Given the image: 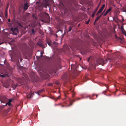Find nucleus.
Listing matches in <instances>:
<instances>
[{
	"instance_id": "obj_1",
	"label": "nucleus",
	"mask_w": 126,
	"mask_h": 126,
	"mask_svg": "<svg viewBox=\"0 0 126 126\" xmlns=\"http://www.w3.org/2000/svg\"><path fill=\"white\" fill-rule=\"evenodd\" d=\"M11 30L13 32V34L16 35L18 33V30L16 28H11Z\"/></svg>"
},
{
	"instance_id": "obj_2",
	"label": "nucleus",
	"mask_w": 126,
	"mask_h": 126,
	"mask_svg": "<svg viewBox=\"0 0 126 126\" xmlns=\"http://www.w3.org/2000/svg\"><path fill=\"white\" fill-rule=\"evenodd\" d=\"M105 6V5L104 4H103L102 7L99 9V11H98L97 15L99 13H101L102 11L103 10Z\"/></svg>"
},
{
	"instance_id": "obj_3",
	"label": "nucleus",
	"mask_w": 126,
	"mask_h": 126,
	"mask_svg": "<svg viewBox=\"0 0 126 126\" xmlns=\"http://www.w3.org/2000/svg\"><path fill=\"white\" fill-rule=\"evenodd\" d=\"M12 99H9L8 102L4 106H6L7 105H8L9 106H10L11 105V102L12 101Z\"/></svg>"
},
{
	"instance_id": "obj_4",
	"label": "nucleus",
	"mask_w": 126,
	"mask_h": 126,
	"mask_svg": "<svg viewBox=\"0 0 126 126\" xmlns=\"http://www.w3.org/2000/svg\"><path fill=\"white\" fill-rule=\"evenodd\" d=\"M24 5V8L25 10H26L28 9L29 6V5L28 3L25 4Z\"/></svg>"
},
{
	"instance_id": "obj_5",
	"label": "nucleus",
	"mask_w": 126,
	"mask_h": 126,
	"mask_svg": "<svg viewBox=\"0 0 126 126\" xmlns=\"http://www.w3.org/2000/svg\"><path fill=\"white\" fill-rule=\"evenodd\" d=\"M121 30L123 33H124L125 35L126 36V32L123 29V26H122L121 27Z\"/></svg>"
},
{
	"instance_id": "obj_6",
	"label": "nucleus",
	"mask_w": 126,
	"mask_h": 126,
	"mask_svg": "<svg viewBox=\"0 0 126 126\" xmlns=\"http://www.w3.org/2000/svg\"><path fill=\"white\" fill-rule=\"evenodd\" d=\"M101 15L100 16H99L97 17L96 18L95 20V22L94 23V24L95 23V22L96 21H97L98 19H99V18H100V17H101Z\"/></svg>"
},
{
	"instance_id": "obj_7",
	"label": "nucleus",
	"mask_w": 126,
	"mask_h": 126,
	"mask_svg": "<svg viewBox=\"0 0 126 126\" xmlns=\"http://www.w3.org/2000/svg\"><path fill=\"white\" fill-rule=\"evenodd\" d=\"M111 10V7H110V8L106 11L108 13Z\"/></svg>"
},
{
	"instance_id": "obj_8",
	"label": "nucleus",
	"mask_w": 126,
	"mask_h": 126,
	"mask_svg": "<svg viewBox=\"0 0 126 126\" xmlns=\"http://www.w3.org/2000/svg\"><path fill=\"white\" fill-rule=\"evenodd\" d=\"M7 9H8V8H7L6 9V10L5 11L6 14H5V16H7Z\"/></svg>"
},
{
	"instance_id": "obj_9",
	"label": "nucleus",
	"mask_w": 126,
	"mask_h": 126,
	"mask_svg": "<svg viewBox=\"0 0 126 126\" xmlns=\"http://www.w3.org/2000/svg\"><path fill=\"white\" fill-rule=\"evenodd\" d=\"M108 13L107 11H106V12L105 13L104 15V16H106L107 15V14Z\"/></svg>"
},
{
	"instance_id": "obj_10",
	"label": "nucleus",
	"mask_w": 126,
	"mask_h": 126,
	"mask_svg": "<svg viewBox=\"0 0 126 126\" xmlns=\"http://www.w3.org/2000/svg\"><path fill=\"white\" fill-rule=\"evenodd\" d=\"M95 13H93L92 15L91 16L92 17H93Z\"/></svg>"
},
{
	"instance_id": "obj_11",
	"label": "nucleus",
	"mask_w": 126,
	"mask_h": 126,
	"mask_svg": "<svg viewBox=\"0 0 126 126\" xmlns=\"http://www.w3.org/2000/svg\"><path fill=\"white\" fill-rule=\"evenodd\" d=\"M89 21H90V19L89 20L87 21L86 22V24H88L89 23Z\"/></svg>"
},
{
	"instance_id": "obj_12",
	"label": "nucleus",
	"mask_w": 126,
	"mask_h": 126,
	"mask_svg": "<svg viewBox=\"0 0 126 126\" xmlns=\"http://www.w3.org/2000/svg\"><path fill=\"white\" fill-rule=\"evenodd\" d=\"M42 51L41 52V53H41V57H42V54H43V53H42Z\"/></svg>"
},
{
	"instance_id": "obj_13",
	"label": "nucleus",
	"mask_w": 126,
	"mask_h": 126,
	"mask_svg": "<svg viewBox=\"0 0 126 126\" xmlns=\"http://www.w3.org/2000/svg\"><path fill=\"white\" fill-rule=\"evenodd\" d=\"M71 28H69V31H70L71 30Z\"/></svg>"
},
{
	"instance_id": "obj_14",
	"label": "nucleus",
	"mask_w": 126,
	"mask_h": 126,
	"mask_svg": "<svg viewBox=\"0 0 126 126\" xmlns=\"http://www.w3.org/2000/svg\"><path fill=\"white\" fill-rule=\"evenodd\" d=\"M8 21L9 22H10V19H8Z\"/></svg>"
},
{
	"instance_id": "obj_15",
	"label": "nucleus",
	"mask_w": 126,
	"mask_h": 126,
	"mask_svg": "<svg viewBox=\"0 0 126 126\" xmlns=\"http://www.w3.org/2000/svg\"><path fill=\"white\" fill-rule=\"evenodd\" d=\"M0 77H3V76L1 75H0Z\"/></svg>"
},
{
	"instance_id": "obj_16",
	"label": "nucleus",
	"mask_w": 126,
	"mask_h": 126,
	"mask_svg": "<svg viewBox=\"0 0 126 126\" xmlns=\"http://www.w3.org/2000/svg\"><path fill=\"white\" fill-rule=\"evenodd\" d=\"M35 93H36V94H37L38 95H39V93H36V92H35Z\"/></svg>"
},
{
	"instance_id": "obj_17",
	"label": "nucleus",
	"mask_w": 126,
	"mask_h": 126,
	"mask_svg": "<svg viewBox=\"0 0 126 126\" xmlns=\"http://www.w3.org/2000/svg\"><path fill=\"white\" fill-rule=\"evenodd\" d=\"M48 44L49 45V46H50V43H48Z\"/></svg>"
},
{
	"instance_id": "obj_18",
	"label": "nucleus",
	"mask_w": 126,
	"mask_h": 126,
	"mask_svg": "<svg viewBox=\"0 0 126 126\" xmlns=\"http://www.w3.org/2000/svg\"><path fill=\"white\" fill-rule=\"evenodd\" d=\"M105 11V10H104V11L103 12H104V11Z\"/></svg>"
},
{
	"instance_id": "obj_19",
	"label": "nucleus",
	"mask_w": 126,
	"mask_h": 126,
	"mask_svg": "<svg viewBox=\"0 0 126 126\" xmlns=\"http://www.w3.org/2000/svg\"><path fill=\"white\" fill-rule=\"evenodd\" d=\"M33 31V29H32V31Z\"/></svg>"
},
{
	"instance_id": "obj_20",
	"label": "nucleus",
	"mask_w": 126,
	"mask_h": 126,
	"mask_svg": "<svg viewBox=\"0 0 126 126\" xmlns=\"http://www.w3.org/2000/svg\"><path fill=\"white\" fill-rule=\"evenodd\" d=\"M2 44V43H0V44Z\"/></svg>"
}]
</instances>
